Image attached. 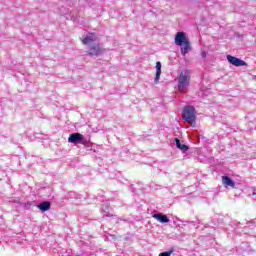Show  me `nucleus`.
<instances>
[{
    "mask_svg": "<svg viewBox=\"0 0 256 256\" xmlns=\"http://www.w3.org/2000/svg\"><path fill=\"white\" fill-rule=\"evenodd\" d=\"M38 209L41 212L49 211L50 210V202L49 201L41 202V204L38 205Z\"/></svg>",
    "mask_w": 256,
    "mask_h": 256,
    "instance_id": "obj_10",
    "label": "nucleus"
},
{
    "mask_svg": "<svg viewBox=\"0 0 256 256\" xmlns=\"http://www.w3.org/2000/svg\"><path fill=\"white\" fill-rule=\"evenodd\" d=\"M175 146H177V148L181 149L182 151H188V146L181 144V141L178 138H175Z\"/></svg>",
    "mask_w": 256,
    "mask_h": 256,
    "instance_id": "obj_12",
    "label": "nucleus"
},
{
    "mask_svg": "<svg viewBox=\"0 0 256 256\" xmlns=\"http://www.w3.org/2000/svg\"><path fill=\"white\" fill-rule=\"evenodd\" d=\"M89 55L99 56L103 54V49L97 44H93L90 50L88 51Z\"/></svg>",
    "mask_w": 256,
    "mask_h": 256,
    "instance_id": "obj_6",
    "label": "nucleus"
},
{
    "mask_svg": "<svg viewBox=\"0 0 256 256\" xmlns=\"http://www.w3.org/2000/svg\"><path fill=\"white\" fill-rule=\"evenodd\" d=\"M174 41L176 46H181L182 56H185L190 51H192V45L190 44V41L188 40L184 32H177V34H175Z\"/></svg>",
    "mask_w": 256,
    "mask_h": 256,
    "instance_id": "obj_1",
    "label": "nucleus"
},
{
    "mask_svg": "<svg viewBox=\"0 0 256 256\" xmlns=\"http://www.w3.org/2000/svg\"><path fill=\"white\" fill-rule=\"evenodd\" d=\"M172 253H173V250L172 251H168V252L160 253L159 256H171Z\"/></svg>",
    "mask_w": 256,
    "mask_h": 256,
    "instance_id": "obj_13",
    "label": "nucleus"
},
{
    "mask_svg": "<svg viewBox=\"0 0 256 256\" xmlns=\"http://www.w3.org/2000/svg\"><path fill=\"white\" fill-rule=\"evenodd\" d=\"M152 218L161 222V224H166L170 221V220H168V217L166 215H163L162 213L154 214V215H152Z\"/></svg>",
    "mask_w": 256,
    "mask_h": 256,
    "instance_id": "obj_8",
    "label": "nucleus"
},
{
    "mask_svg": "<svg viewBox=\"0 0 256 256\" xmlns=\"http://www.w3.org/2000/svg\"><path fill=\"white\" fill-rule=\"evenodd\" d=\"M195 119V108L193 106H184V109L182 110V120L192 126H195Z\"/></svg>",
    "mask_w": 256,
    "mask_h": 256,
    "instance_id": "obj_3",
    "label": "nucleus"
},
{
    "mask_svg": "<svg viewBox=\"0 0 256 256\" xmlns=\"http://www.w3.org/2000/svg\"><path fill=\"white\" fill-rule=\"evenodd\" d=\"M92 42H94V33L86 36L85 38H83V40H81V43L83 45H87V44H90Z\"/></svg>",
    "mask_w": 256,
    "mask_h": 256,
    "instance_id": "obj_11",
    "label": "nucleus"
},
{
    "mask_svg": "<svg viewBox=\"0 0 256 256\" xmlns=\"http://www.w3.org/2000/svg\"><path fill=\"white\" fill-rule=\"evenodd\" d=\"M222 184L226 185L227 187L235 188V183L228 176H222Z\"/></svg>",
    "mask_w": 256,
    "mask_h": 256,
    "instance_id": "obj_9",
    "label": "nucleus"
},
{
    "mask_svg": "<svg viewBox=\"0 0 256 256\" xmlns=\"http://www.w3.org/2000/svg\"><path fill=\"white\" fill-rule=\"evenodd\" d=\"M188 86H190V71L182 69L181 74H179L177 88L179 92H184Z\"/></svg>",
    "mask_w": 256,
    "mask_h": 256,
    "instance_id": "obj_2",
    "label": "nucleus"
},
{
    "mask_svg": "<svg viewBox=\"0 0 256 256\" xmlns=\"http://www.w3.org/2000/svg\"><path fill=\"white\" fill-rule=\"evenodd\" d=\"M85 137L81 133H72L68 136V143H77L83 141Z\"/></svg>",
    "mask_w": 256,
    "mask_h": 256,
    "instance_id": "obj_5",
    "label": "nucleus"
},
{
    "mask_svg": "<svg viewBox=\"0 0 256 256\" xmlns=\"http://www.w3.org/2000/svg\"><path fill=\"white\" fill-rule=\"evenodd\" d=\"M201 57H202V59H205L206 58V52L202 51L201 52Z\"/></svg>",
    "mask_w": 256,
    "mask_h": 256,
    "instance_id": "obj_14",
    "label": "nucleus"
},
{
    "mask_svg": "<svg viewBox=\"0 0 256 256\" xmlns=\"http://www.w3.org/2000/svg\"><path fill=\"white\" fill-rule=\"evenodd\" d=\"M226 60H228V63L232 64L235 67L248 66V63L242 61L241 59L233 55H227Z\"/></svg>",
    "mask_w": 256,
    "mask_h": 256,
    "instance_id": "obj_4",
    "label": "nucleus"
},
{
    "mask_svg": "<svg viewBox=\"0 0 256 256\" xmlns=\"http://www.w3.org/2000/svg\"><path fill=\"white\" fill-rule=\"evenodd\" d=\"M160 77H161V62H156L155 63V78H154L155 85L159 84Z\"/></svg>",
    "mask_w": 256,
    "mask_h": 256,
    "instance_id": "obj_7",
    "label": "nucleus"
}]
</instances>
